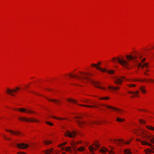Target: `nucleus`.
<instances>
[{
    "label": "nucleus",
    "instance_id": "49530a36",
    "mask_svg": "<svg viewBox=\"0 0 154 154\" xmlns=\"http://www.w3.org/2000/svg\"><path fill=\"white\" fill-rule=\"evenodd\" d=\"M109 153H110V154H114V152L113 151H112V150H111V151H109Z\"/></svg>",
    "mask_w": 154,
    "mask_h": 154
},
{
    "label": "nucleus",
    "instance_id": "bf43d9fd",
    "mask_svg": "<svg viewBox=\"0 0 154 154\" xmlns=\"http://www.w3.org/2000/svg\"><path fill=\"white\" fill-rule=\"evenodd\" d=\"M134 96H131V98H133V97Z\"/></svg>",
    "mask_w": 154,
    "mask_h": 154
},
{
    "label": "nucleus",
    "instance_id": "a878e982",
    "mask_svg": "<svg viewBox=\"0 0 154 154\" xmlns=\"http://www.w3.org/2000/svg\"><path fill=\"white\" fill-rule=\"evenodd\" d=\"M118 141L119 143H116L117 145L119 144L120 146H121V144H123L124 143V141L122 139H119L118 140Z\"/></svg>",
    "mask_w": 154,
    "mask_h": 154
},
{
    "label": "nucleus",
    "instance_id": "f704fd0d",
    "mask_svg": "<svg viewBox=\"0 0 154 154\" xmlns=\"http://www.w3.org/2000/svg\"><path fill=\"white\" fill-rule=\"evenodd\" d=\"M146 128L149 130H154V128L152 126L147 125Z\"/></svg>",
    "mask_w": 154,
    "mask_h": 154
},
{
    "label": "nucleus",
    "instance_id": "4c0bfd02",
    "mask_svg": "<svg viewBox=\"0 0 154 154\" xmlns=\"http://www.w3.org/2000/svg\"><path fill=\"white\" fill-rule=\"evenodd\" d=\"M139 122L140 123L142 124H143L145 123V122L143 120H139Z\"/></svg>",
    "mask_w": 154,
    "mask_h": 154
},
{
    "label": "nucleus",
    "instance_id": "ea45409f",
    "mask_svg": "<svg viewBox=\"0 0 154 154\" xmlns=\"http://www.w3.org/2000/svg\"><path fill=\"white\" fill-rule=\"evenodd\" d=\"M67 143L66 142H64V143H63L61 144H59V145H58V147H60V146H64V145H65Z\"/></svg>",
    "mask_w": 154,
    "mask_h": 154
},
{
    "label": "nucleus",
    "instance_id": "f257e3e1",
    "mask_svg": "<svg viewBox=\"0 0 154 154\" xmlns=\"http://www.w3.org/2000/svg\"><path fill=\"white\" fill-rule=\"evenodd\" d=\"M113 61L115 63L116 60L123 66L126 67L127 69H129V68L127 67L129 65L128 63L125 59L121 58L114 57L112 59Z\"/></svg>",
    "mask_w": 154,
    "mask_h": 154
},
{
    "label": "nucleus",
    "instance_id": "bb28decb",
    "mask_svg": "<svg viewBox=\"0 0 154 154\" xmlns=\"http://www.w3.org/2000/svg\"><path fill=\"white\" fill-rule=\"evenodd\" d=\"M65 151H68L69 152H72V150L70 146H68L65 149Z\"/></svg>",
    "mask_w": 154,
    "mask_h": 154
},
{
    "label": "nucleus",
    "instance_id": "c9c22d12",
    "mask_svg": "<svg viewBox=\"0 0 154 154\" xmlns=\"http://www.w3.org/2000/svg\"><path fill=\"white\" fill-rule=\"evenodd\" d=\"M94 145H95V147L96 149H98L100 147V146L97 143H94Z\"/></svg>",
    "mask_w": 154,
    "mask_h": 154
},
{
    "label": "nucleus",
    "instance_id": "7ed1b4c3",
    "mask_svg": "<svg viewBox=\"0 0 154 154\" xmlns=\"http://www.w3.org/2000/svg\"><path fill=\"white\" fill-rule=\"evenodd\" d=\"M93 67H95L96 69L103 72H106L110 74H113L114 73V71L112 70H107L105 69H103L101 67L97 65L92 63V64Z\"/></svg>",
    "mask_w": 154,
    "mask_h": 154
},
{
    "label": "nucleus",
    "instance_id": "6e6d98bb",
    "mask_svg": "<svg viewBox=\"0 0 154 154\" xmlns=\"http://www.w3.org/2000/svg\"><path fill=\"white\" fill-rule=\"evenodd\" d=\"M61 148L62 149V150H63L64 149V147H61Z\"/></svg>",
    "mask_w": 154,
    "mask_h": 154
},
{
    "label": "nucleus",
    "instance_id": "2eb2a0df",
    "mask_svg": "<svg viewBox=\"0 0 154 154\" xmlns=\"http://www.w3.org/2000/svg\"><path fill=\"white\" fill-rule=\"evenodd\" d=\"M132 81H141V82H154V80H152L150 79H142L141 80H135V79H133Z\"/></svg>",
    "mask_w": 154,
    "mask_h": 154
},
{
    "label": "nucleus",
    "instance_id": "dca6fc26",
    "mask_svg": "<svg viewBox=\"0 0 154 154\" xmlns=\"http://www.w3.org/2000/svg\"><path fill=\"white\" fill-rule=\"evenodd\" d=\"M75 121L81 127H82L85 124V123L84 122L81 121L76 119L75 120Z\"/></svg>",
    "mask_w": 154,
    "mask_h": 154
},
{
    "label": "nucleus",
    "instance_id": "ddd939ff",
    "mask_svg": "<svg viewBox=\"0 0 154 154\" xmlns=\"http://www.w3.org/2000/svg\"><path fill=\"white\" fill-rule=\"evenodd\" d=\"M137 141L140 142L141 144L143 145H146L149 146L151 147V148H153V146L151 144L149 143L147 141L145 140L142 141L140 139H136Z\"/></svg>",
    "mask_w": 154,
    "mask_h": 154
},
{
    "label": "nucleus",
    "instance_id": "5fc2aeb1",
    "mask_svg": "<svg viewBox=\"0 0 154 154\" xmlns=\"http://www.w3.org/2000/svg\"><path fill=\"white\" fill-rule=\"evenodd\" d=\"M133 132L134 133H135V134H136V133H137V132H136L135 130H134V131H133Z\"/></svg>",
    "mask_w": 154,
    "mask_h": 154
},
{
    "label": "nucleus",
    "instance_id": "b1692460",
    "mask_svg": "<svg viewBox=\"0 0 154 154\" xmlns=\"http://www.w3.org/2000/svg\"><path fill=\"white\" fill-rule=\"evenodd\" d=\"M145 87L144 86H142L140 88V89L141 92L143 93H146V91L145 89Z\"/></svg>",
    "mask_w": 154,
    "mask_h": 154
},
{
    "label": "nucleus",
    "instance_id": "f3484780",
    "mask_svg": "<svg viewBox=\"0 0 154 154\" xmlns=\"http://www.w3.org/2000/svg\"><path fill=\"white\" fill-rule=\"evenodd\" d=\"M5 130L9 132L12 134H15L17 136H18L19 135H22V134L18 131L15 132L11 130Z\"/></svg>",
    "mask_w": 154,
    "mask_h": 154
},
{
    "label": "nucleus",
    "instance_id": "f03ea898",
    "mask_svg": "<svg viewBox=\"0 0 154 154\" xmlns=\"http://www.w3.org/2000/svg\"><path fill=\"white\" fill-rule=\"evenodd\" d=\"M69 75L71 78L73 77L76 78L78 80L82 82H83V80L84 79L87 81L90 80L88 76H79L77 75H73L71 73H69Z\"/></svg>",
    "mask_w": 154,
    "mask_h": 154
},
{
    "label": "nucleus",
    "instance_id": "7c9ffc66",
    "mask_svg": "<svg viewBox=\"0 0 154 154\" xmlns=\"http://www.w3.org/2000/svg\"><path fill=\"white\" fill-rule=\"evenodd\" d=\"M124 152L126 154H130L131 153L130 150L128 149H126L125 150Z\"/></svg>",
    "mask_w": 154,
    "mask_h": 154
},
{
    "label": "nucleus",
    "instance_id": "6e6552de",
    "mask_svg": "<svg viewBox=\"0 0 154 154\" xmlns=\"http://www.w3.org/2000/svg\"><path fill=\"white\" fill-rule=\"evenodd\" d=\"M121 79H120L118 77H115L114 79H116L114 81V83H115L117 85H121L122 84V79H124L125 78V77L121 76L120 77Z\"/></svg>",
    "mask_w": 154,
    "mask_h": 154
},
{
    "label": "nucleus",
    "instance_id": "412c9836",
    "mask_svg": "<svg viewBox=\"0 0 154 154\" xmlns=\"http://www.w3.org/2000/svg\"><path fill=\"white\" fill-rule=\"evenodd\" d=\"M78 105H79L81 106L88 107H95V108H98V107L96 106H91V105H82V104H78Z\"/></svg>",
    "mask_w": 154,
    "mask_h": 154
},
{
    "label": "nucleus",
    "instance_id": "0eeeda50",
    "mask_svg": "<svg viewBox=\"0 0 154 154\" xmlns=\"http://www.w3.org/2000/svg\"><path fill=\"white\" fill-rule=\"evenodd\" d=\"M14 110H18L20 111L23 112H26L27 113H35V112L32 111L30 109H26L24 108H20L19 109H15Z\"/></svg>",
    "mask_w": 154,
    "mask_h": 154
},
{
    "label": "nucleus",
    "instance_id": "cd10ccee",
    "mask_svg": "<svg viewBox=\"0 0 154 154\" xmlns=\"http://www.w3.org/2000/svg\"><path fill=\"white\" fill-rule=\"evenodd\" d=\"M52 142L51 140H48L47 141H46V140H44L43 141V143L46 145H48L52 143Z\"/></svg>",
    "mask_w": 154,
    "mask_h": 154
},
{
    "label": "nucleus",
    "instance_id": "680f3d73",
    "mask_svg": "<svg viewBox=\"0 0 154 154\" xmlns=\"http://www.w3.org/2000/svg\"><path fill=\"white\" fill-rule=\"evenodd\" d=\"M146 71H149V70H147Z\"/></svg>",
    "mask_w": 154,
    "mask_h": 154
},
{
    "label": "nucleus",
    "instance_id": "6ab92c4d",
    "mask_svg": "<svg viewBox=\"0 0 154 154\" xmlns=\"http://www.w3.org/2000/svg\"><path fill=\"white\" fill-rule=\"evenodd\" d=\"M108 88L109 89H111L113 90H117L120 88V87L118 86L113 87L112 86H109L108 87Z\"/></svg>",
    "mask_w": 154,
    "mask_h": 154
},
{
    "label": "nucleus",
    "instance_id": "e433bc0d",
    "mask_svg": "<svg viewBox=\"0 0 154 154\" xmlns=\"http://www.w3.org/2000/svg\"><path fill=\"white\" fill-rule=\"evenodd\" d=\"M45 122L46 124L50 125L53 126V124L51 122L46 121Z\"/></svg>",
    "mask_w": 154,
    "mask_h": 154
},
{
    "label": "nucleus",
    "instance_id": "8fccbe9b",
    "mask_svg": "<svg viewBox=\"0 0 154 154\" xmlns=\"http://www.w3.org/2000/svg\"><path fill=\"white\" fill-rule=\"evenodd\" d=\"M82 142L81 141H78V142H75L76 143V144H79V143H82Z\"/></svg>",
    "mask_w": 154,
    "mask_h": 154
},
{
    "label": "nucleus",
    "instance_id": "9d476101",
    "mask_svg": "<svg viewBox=\"0 0 154 154\" xmlns=\"http://www.w3.org/2000/svg\"><path fill=\"white\" fill-rule=\"evenodd\" d=\"M91 83L92 84V85L94 86L96 88H97L100 89H102L105 90L106 89V88H105L100 87L99 86V84L100 83L99 82L95 81L93 80H91Z\"/></svg>",
    "mask_w": 154,
    "mask_h": 154
},
{
    "label": "nucleus",
    "instance_id": "423d86ee",
    "mask_svg": "<svg viewBox=\"0 0 154 154\" xmlns=\"http://www.w3.org/2000/svg\"><path fill=\"white\" fill-rule=\"evenodd\" d=\"M76 134V132L74 131L71 132L69 131H67L66 133L64 134V135L65 136H68L70 138H74L75 137Z\"/></svg>",
    "mask_w": 154,
    "mask_h": 154
},
{
    "label": "nucleus",
    "instance_id": "a211bd4d",
    "mask_svg": "<svg viewBox=\"0 0 154 154\" xmlns=\"http://www.w3.org/2000/svg\"><path fill=\"white\" fill-rule=\"evenodd\" d=\"M76 143L75 142H73L71 143V146H72L73 149L75 152H77V150L75 149L77 147L76 146Z\"/></svg>",
    "mask_w": 154,
    "mask_h": 154
},
{
    "label": "nucleus",
    "instance_id": "393cba45",
    "mask_svg": "<svg viewBox=\"0 0 154 154\" xmlns=\"http://www.w3.org/2000/svg\"><path fill=\"white\" fill-rule=\"evenodd\" d=\"M53 150L54 149L53 148H52L50 149H48L46 150L45 153L46 154H49L51 153Z\"/></svg>",
    "mask_w": 154,
    "mask_h": 154
},
{
    "label": "nucleus",
    "instance_id": "f8f14e48",
    "mask_svg": "<svg viewBox=\"0 0 154 154\" xmlns=\"http://www.w3.org/2000/svg\"><path fill=\"white\" fill-rule=\"evenodd\" d=\"M17 147L20 149H26L29 147L28 144L24 143H17Z\"/></svg>",
    "mask_w": 154,
    "mask_h": 154
},
{
    "label": "nucleus",
    "instance_id": "c03bdc74",
    "mask_svg": "<svg viewBox=\"0 0 154 154\" xmlns=\"http://www.w3.org/2000/svg\"><path fill=\"white\" fill-rule=\"evenodd\" d=\"M80 73L81 74H84V75H89V74L87 73H83V72H80Z\"/></svg>",
    "mask_w": 154,
    "mask_h": 154
},
{
    "label": "nucleus",
    "instance_id": "c85d7f7f",
    "mask_svg": "<svg viewBox=\"0 0 154 154\" xmlns=\"http://www.w3.org/2000/svg\"><path fill=\"white\" fill-rule=\"evenodd\" d=\"M85 149V148L84 147L81 146L78 148L77 150H78L79 151L82 152Z\"/></svg>",
    "mask_w": 154,
    "mask_h": 154
},
{
    "label": "nucleus",
    "instance_id": "09e8293b",
    "mask_svg": "<svg viewBox=\"0 0 154 154\" xmlns=\"http://www.w3.org/2000/svg\"><path fill=\"white\" fill-rule=\"evenodd\" d=\"M130 142V141H127V142H126L125 143V144H129Z\"/></svg>",
    "mask_w": 154,
    "mask_h": 154
},
{
    "label": "nucleus",
    "instance_id": "c756f323",
    "mask_svg": "<svg viewBox=\"0 0 154 154\" xmlns=\"http://www.w3.org/2000/svg\"><path fill=\"white\" fill-rule=\"evenodd\" d=\"M89 148L91 152H92L95 150V149L94 148L93 145L89 146Z\"/></svg>",
    "mask_w": 154,
    "mask_h": 154
},
{
    "label": "nucleus",
    "instance_id": "39448f33",
    "mask_svg": "<svg viewBox=\"0 0 154 154\" xmlns=\"http://www.w3.org/2000/svg\"><path fill=\"white\" fill-rule=\"evenodd\" d=\"M145 58L141 60L142 63H138L136 64V65L139 68L140 66H141V68L143 69L144 67L146 68H148L149 67L148 65V63H143V62L145 61Z\"/></svg>",
    "mask_w": 154,
    "mask_h": 154
},
{
    "label": "nucleus",
    "instance_id": "603ef678",
    "mask_svg": "<svg viewBox=\"0 0 154 154\" xmlns=\"http://www.w3.org/2000/svg\"><path fill=\"white\" fill-rule=\"evenodd\" d=\"M75 118L76 119H81V117H76Z\"/></svg>",
    "mask_w": 154,
    "mask_h": 154
},
{
    "label": "nucleus",
    "instance_id": "2f4dec72",
    "mask_svg": "<svg viewBox=\"0 0 154 154\" xmlns=\"http://www.w3.org/2000/svg\"><path fill=\"white\" fill-rule=\"evenodd\" d=\"M100 151L102 152H105L108 151V149L106 148L103 147L101 149Z\"/></svg>",
    "mask_w": 154,
    "mask_h": 154
},
{
    "label": "nucleus",
    "instance_id": "4be33fe9",
    "mask_svg": "<svg viewBox=\"0 0 154 154\" xmlns=\"http://www.w3.org/2000/svg\"><path fill=\"white\" fill-rule=\"evenodd\" d=\"M47 99L49 101H53L55 103L58 104V103L60 102L59 100L55 99H50L48 98H47Z\"/></svg>",
    "mask_w": 154,
    "mask_h": 154
},
{
    "label": "nucleus",
    "instance_id": "de8ad7c7",
    "mask_svg": "<svg viewBox=\"0 0 154 154\" xmlns=\"http://www.w3.org/2000/svg\"><path fill=\"white\" fill-rule=\"evenodd\" d=\"M148 151L149 152H153V151L152 150L150 149H148Z\"/></svg>",
    "mask_w": 154,
    "mask_h": 154
},
{
    "label": "nucleus",
    "instance_id": "79ce46f5",
    "mask_svg": "<svg viewBox=\"0 0 154 154\" xmlns=\"http://www.w3.org/2000/svg\"><path fill=\"white\" fill-rule=\"evenodd\" d=\"M52 117L54 118H56V119H58L60 120L63 119V118H59L58 117H55V116H52Z\"/></svg>",
    "mask_w": 154,
    "mask_h": 154
},
{
    "label": "nucleus",
    "instance_id": "5701e85b",
    "mask_svg": "<svg viewBox=\"0 0 154 154\" xmlns=\"http://www.w3.org/2000/svg\"><path fill=\"white\" fill-rule=\"evenodd\" d=\"M146 137L148 138L147 139L149 140L150 142L154 144V137L151 139H150L149 137L150 136H149L146 135Z\"/></svg>",
    "mask_w": 154,
    "mask_h": 154
},
{
    "label": "nucleus",
    "instance_id": "864d4df0",
    "mask_svg": "<svg viewBox=\"0 0 154 154\" xmlns=\"http://www.w3.org/2000/svg\"><path fill=\"white\" fill-rule=\"evenodd\" d=\"M100 63H101L100 62H99L98 63V64H97V65L98 66V65H100Z\"/></svg>",
    "mask_w": 154,
    "mask_h": 154
},
{
    "label": "nucleus",
    "instance_id": "58836bf2",
    "mask_svg": "<svg viewBox=\"0 0 154 154\" xmlns=\"http://www.w3.org/2000/svg\"><path fill=\"white\" fill-rule=\"evenodd\" d=\"M109 98L108 97H103L102 98H99L100 100H107L109 99Z\"/></svg>",
    "mask_w": 154,
    "mask_h": 154
},
{
    "label": "nucleus",
    "instance_id": "1a4fd4ad",
    "mask_svg": "<svg viewBox=\"0 0 154 154\" xmlns=\"http://www.w3.org/2000/svg\"><path fill=\"white\" fill-rule=\"evenodd\" d=\"M100 105L101 106H104L106 107L107 108H109V109H113L114 110H116V111L118 112L120 114H121L122 113V112L123 111L120 109H118V108L114 107L112 106H110L107 105L105 104H100Z\"/></svg>",
    "mask_w": 154,
    "mask_h": 154
},
{
    "label": "nucleus",
    "instance_id": "37998d69",
    "mask_svg": "<svg viewBox=\"0 0 154 154\" xmlns=\"http://www.w3.org/2000/svg\"><path fill=\"white\" fill-rule=\"evenodd\" d=\"M3 138H4V139H5L8 140H11L10 138H7L6 137V136L5 135H3Z\"/></svg>",
    "mask_w": 154,
    "mask_h": 154
},
{
    "label": "nucleus",
    "instance_id": "052dcab7",
    "mask_svg": "<svg viewBox=\"0 0 154 154\" xmlns=\"http://www.w3.org/2000/svg\"><path fill=\"white\" fill-rule=\"evenodd\" d=\"M143 138H145V136H143Z\"/></svg>",
    "mask_w": 154,
    "mask_h": 154
},
{
    "label": "nucleus",
    "instance_id": "72a5a7b5",
    "mask_svg": "<svg viewBox=\"0 0 154 154\" xmlns=\"http://www.w3.org/2000/svg\"><path fill=\"white\" fill-rule=\"evenodd\" d=\"M67 100L69 102H72L74 103H76V101L71 98L68 99Z\"/></svg>",
    "mask_w": 154,
    "mask_h": 154
},
{
    "label": "nucleus",
    "instance_id": "9b49d317",
    "mask_svg": "<svg viewBox=\"0 0 154 154\" xmlns=\"http://www.w3.org/2000/svg\"><path fill=\"white\" fill-rule=\"evenodd\" d=\"M20 88L18 87L16 88L15 89L11 90L8 88L7 89V93L10 94V95L14 96V94H13L12 93H17V90H19Z\"/></svg>",
    "mask_w": 154,
    "mask_h": 154
},
{
    "label": "nucleus",
    "instance_id": "3c124183",
    "mask_svg": "<svg viewBox=\"0 0 154 154\" xmlns=\"http://www.w3.org/2000/svg\"><path fill=\"white\" fill-rule=\"evenodd\" d=\"M114 140V141H113H113H112V143H114V142L116 143V139H114V140Z\"/></svg>",
    "mask_w": 154,
    "mask_h": 154
},
{
    "label": "nucleus",
    "instance_id": "a19ab883",
    "mask_svg": "<svg viewBox=\"0 0 154 154\" xmlns=\"http://www.w3.org/2000/svg\"><path fill=\"white\" fill-rule=\"evenodd\" d=\"M127 85L130 87H134L136 86L135 85L132 84L128 85Z\"/></svg>",
    "mask_w": 154,
    "mask_h": 154
},
{
    "label": "nucleus",
    "instance_id": "13d9d810",
    "mask_svg": "<svg viewBox=\"0 0 154 154\" xmlns=\"http://www.w3.org/2000/svg\"><path fill=\"white\" fill-rule=\"evenodd\" d=\"M96 123V122H91V123L92 124H94V123Z\"/></svg>",
    "mask_w": 154,
    "mask_h": 154
},
{
    "label": "nucleus",
    "instance_id": "a18cd8bd",
    "mask_svg": "<svg viewBox=\"0 0 154 154\" xmlns=\"http://www.w3.org/2000/svg\"><path fill=\"white\" fill-rule=\"evenodd\" d=\"M18 154H26L25 153L23 152H19Z\"/></svg>",
    "mask_w": 154,
    "mask_h": 154
},
{
    "label": "nucleus",
    "instance_id": "4468645a",
    "mask_svg": "<svg viewBox=\"0 0 154 154\" xmlns=\"http://www.w3.org/2000/svg\"><path fill=\"white\" fill-rule=\"evenodd\" d=\"M127 59L128 60L130 61L131 60H133L134 62H136V60L134 59H135L137 58V57L136 56H134L133 57L131 55H127L126 56Z\"/></svg>",
    "mask_w": 154,
    "mask_h": 154
},
{
    "label": "nucleus",
    "instance_id": "aec40b11",
    "mask_svg": "<svg viewBox=\"0 0 154 154\" xmlns=\"http://www.w3.org/2000/svg\"><path fill=\"white\" fill-rule=\"evenodd\" d=\"M139 91H137L136 92H134L131 91H129L128 92V93L129 94H133L134 95V96H138V94L139 93Z\"/></svg>",
    "mask_w": 154,
    "mask_h": 154
},
{
    "label": "nucleus",
    "instance_id": "4d7b16f0",
    "mask_svg": "<svg viewBox=\"0 0 154 154\" xmlns=\"http://www.w3.org/2000/svg\"><path fill=\"white\" fill-rule=\"evenodd\" d=\"M144 74L145 75H148V74H147L146 73V72H144Z\"/></svg>",
    "mask_w": 154,
    "mask_h": 154
},
{
    "label": "nucleus",
    "instance_id": "473e14b6",
    "mask_svg": "<svg viewBox=\"0 0 154 154\" xmlns=\"http://www.w3.org/2000/svg\"><path fill=\"white\" fill-rule=\"evenodd\" d=\"M116 121L119 122H122V121H124V119L117 117Z\"/></svg>",
    "mask_w": 154,
    "mask_h": 154
},
{
    "label": "nucleus",
    "instance_id": "20e7f679",
    "mask_svg": "<svg viewBox=\"0 0 154 154\" xmlns=\"http://www.w3.org/2000/svg\"><path fill=\"white\" fill-rule=\"evenodd\" d=\"M20 120H21L22 121H24L26 122H38L39 121L33 118H30L29 119H26L25 117H20L18 118Z\"/></svg>",
    "mask_w": 154,
    "mask_h": 154
}]
</instances>
